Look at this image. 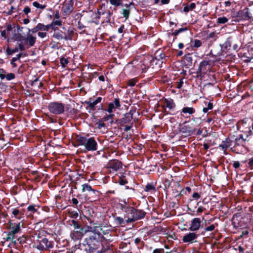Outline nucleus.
Segmentation results:
<instances>
[{"label":"nucleus","mask_w":253,"mask_h":253,"mask_svg":"<svg viewBox=\"0 0 253 253\" xmlns=\"http://www.w3.org/2000/svg\"><path fill=\"white\" fill-rule=\"evenodd\" d=\"M79 144L84 146L85 148L89 151H94L97 149V143L93 137L86 138L84 137L78 139Z\"/></svg>","instance_id":"obj_1"},{"label":"nucleus","mask_w":253,"mask_h":253,"mask_svg":"<svg viewBox=\"0 0 253 253\" xmlns=\"http://www.w3.org/2000/svg\"><path fill=\"white\" fill-rule=\"evenodd\" d=\"M22 30V28L18 26L8 25L7 27V36L8 38L20 42L22 38V35L21 34Z\"/></svg>","instance_id":"obj_2"},{"label":"nucleus","mask_w":253,"mask_h":253,"mask_svg":"<svg viewBox=\"0 0 253 253\" xmlns=\"http://www.w3.org/2000/svg\"><path fill=\"white\" fill-rule=\"evenodd\" d=\"M21 41L19 43L20 51H23L34 45L36 42V38L30 34L27 33V37L22 36Z\"/></svg>","instance_id":"obj_3"},{"label":"nucleus","mask_w":253,"mask_h":253,"mask_svg":"<svg viewBox=\"0 0 253 253\" xmlns=\"http://www.w3.org/2000/svg\"><path fill=\"white\" fill-rule=\"evenodd\" d=\"M48 108L50 113L55 115H59L64 112L65 106L62 103L53 102L49 104Z\"/></svg>","instance_id":"obj_4"},{"label":"nucleus","mask_w":253,"mask_h":253,"mask_svg":"<svg viewBox=\"0 0 253 253\" xmlns=\"http://www.w3.org/2000/svg\"><path fill=\"white\" fill-rule=\"evenodd\" d=\"M203 227L202 221L200 218L195 217L192 219L189 225V230L191 231H197Z\"/></svg>","instance_id":"obj_5"},{"label":"nucleus","mask_w":253,"mask_h":253,"mask_svg":"<svg viewBox=\"0 0 253 253\" xmlns=\"http://www.w3.org/2000/svg\"><path fill=\"white\" fill-rule=\"evenodd\" d=\"M198 235L194 232H189L182 238V241L185 243L192 244L196 242V239L197 238Z\"/></svg>","instance_id":"obj_6"},{"label":"nucleus","mask_w":253,"mask_h":253,"mask_svg":"<svg viewBox=\"0 0 253 253\" xmlns=\"http://www.w3.org/2000/svg\"><path fill=\"white\" fill-rule=\"evenodd\" d=\"M129 213L128 214H130L131 216L135 220H138L143 217L145 215V212L140 210H136L133 207L129 208Z\"/></svg>","instance_id":"obj_7"},{"label":"nucleus","mask_w":253,"mask_h":253,"mask_svg":"<svg viewBox=\"0 0 253 253\" xmlns=\"http://www.w3.org/2000/svg\"><path fill=\"white\" fill-rule=\"evenodd\" d=\"M15 76L13 73H7L3 69L0 68V79L1 80L6 79L7 81H11L14 79Z\"/></svg>","instance_id":"obj_8"},{"label":"nucleus","mask_w":253,"mask_h":253,"mask_svg":"<svg viewBox=\"0 0 253 253\" xmlns=\"http://www.w3.org/2000/svg\"><path fill=\"white\" fill-rule=\"evenodd\" d=\"M210 68L209 61L204 60L200 63L199 70L201 74H205L210 70Z\"/></svg>","instance_id":"obj_9"},{"label":"nucleus","mask_w":253,"mask_h":253,"mask_svg":"<svg viewBox=\"0 0 253 253\" xmlns=\"http://www.w3.org/2000/svg\"><path fill=\"white\" fill-rule=\"evenodd\" d=\"M120 106V103L118 99H115L114 101L109 104L107 112L109 113L115 112Z\"/></svg>","instance_id":"obj_10"},{"label":"nucleus","mask_w":253,"mask_h":253,"mask_svg":"<svg viewBox=\"0 0 253 253\" xmlns=\"http://www.w3.org/2000/svg\"><path fill=\"white\" fill-rule=\"evenodd\" d=\"M23 215L22 211L17 208H14L11 210V217L15 218L17 219H21Z\"/></svg>","instance_id":"obj_11"},{"label":"nucleus","mask_w":253,"mask_h":253,"mask_svg":"<svg viewBox=\"0 0 253 253\" xmlns=\"http://www.w3.org/2000/svg\"><path fill=\"white\" fill-rule=\"evenodd\" d=\"M74 29L72 27H69L66 33L64 35V40H71L72 39L73 35L74 33Z\"/></svg>","instance_id":"obj_12"},{"label":"nucleus","mask_w":253,"mask_h":253,"mask_svg":"<svg viewBox=\"0 0 253 253\" xmlns=\"http://www.w3.org/2000/svg\"><path fill=\"white\" fill-rule=\"evenodd\" d=\"M10 228L11 233L13 235H14L19 232L20 230V223H18L16 224L11 223L10 225Z\"/></svg>","instance_id":"obj_13"},{"label":"nucleus","mask_w":253,"mask_h":253,"mask_svg":"<svg viewBox=\"0 0 253 253\" xmlns=\"http://www.w3.org/2000/svg\"><path fill=\"white\" fill-rule=\"evenodd\" d=\"M120 205L122 210L124 211L126 213H129V208L131 207L127 205L126 202L125 200L120 201Z\"/></svg>","instance_id":"obj_14"},{"label":"nucleus","mask_w":253,"mask_h":253,"mask_svg":"<svg viewBox=\"0 0 253 253\" xmlns=\"http://www.w3.org/2000/svg\"><path fill=\"white\" fill-rule=\"evenodd\" d=\"M122 167V163L119 161H114L110 165V168L115 171L118 170Z\"/></svg>","instance_id":"obj_15"},{"label":"nucleus","mask_w":253,"mask_h":253,"mask_svg":"<svg viewBox=\"0 0 253 253\" xmlns=\"http://www.w3.org/2000/svg\"><path fill=\"white\" fill-rule=\"evenodd\" d=\"M101 100V98L100 97H98L96 98V100H90L89 101L87 102V104L90 107H94L96 104L99 103Z\"/></svg>","instance_id":"obj_16"},{"label":"nucleus","mask_w":253,"mask_h":253,"mask_svg":"<svg viewBox=\"0 0 253 253\" xmlns=\"http://www.w3.org/2000/svg\"><path fill=\"white\" fill-rule=\"evenodd\" d=\"M195 110L192 107H184L182 109V112L184 114H188L189 115L193 114L195 113Z\"/></svg>","instance_id":"obj_17"},{"label":"nucleus","mask_w":253,"mask_h":253,"mask_svg":"<svg viewBox=\"0 0 253 253\" xmlns=\"http://www.w3.org/2000/svg\"><path fill=\"white\" fill-rule=\"evenodd\" d=\"M19 50H20L19 45L17 47H15L13 49H11L8 47L6 50V53L7 55H12L13 53L18 52Z\"/></svg>","instance_id":"obj_18"},{"label":"nucleus","mask_w":253,"mask_h":253,"mask_svg":"<svg viewBox=\"0 0 253 253\" xmlns=\"http://www.w3.org/2000/svg\"><path fill=\"white\" fill-rule=\"evenodd\" d=\"M62 33L56 32L53 34V37L58 40L64 39V37Z\"/></svg>","instance_id":"obj_19"},{"label":"nucleus","mask_w":253,"mask_h":253,"mask_svg":"<svg viewBox=\"0 0 253 253\" xmlns=\"http://www.w3.org/2000/svg\"><path fill=\"white\" fill-rule=\"evenodd\" d=\"M21 57V54H18L15 57H13L11 60L10 63L12 65L13 68L17 67V65L15 63V61L18 60Z\"/></svg>","instance_id":"obj_20"},{"label":"nucleus","mask_w":253,"mask_h":253,"mask_svg":"<svg viewBox=\"0 0 253 253\" xmlns=\"http://www.w3.org/2000/svg\"><path fill=\"white\" fill-rule=\"evenodd\" d=\"M166 105L168 108L169 109H172L175 106V104L172 100H166Z\"/></svg>","instance_id":"obj_21"},{"label":"nucleus","mask_w":253,"mask_h":253,"mask_svg":"<svg viewBox=\"0 0 253 253\" xmlns=\"http://www.w3.org/2000/svg\"><path fill=\"white\" fill-rule=\"evenodd\" d=\"M33 5L36 7V8H40L41 9H44L46 7V5L45 4H40L37 1H34L33 2Z\"/></svg>","instance_id":"obj_22"},{"label":"nucleus","mask_w":253,"mask_h":253,"mask_svg":"<svg viewBox=\"0 0 253 253\" xmlns=\"http://www.w3.org/2000/svg\"><path fill=\"white\" fill-rule=\"evenodd\" d=\"M82 187H83L82 190H83V192H84V191H93L92 190L91 186L89 185L88 184H83L82 185Z\"/></svg>","instance_id":"obj_23"},{"label":"nucleus","mask_w":253,"mask_h":253,"mask_svg":"<svg viewBox=\"0 0 253 253\" xmlns=\"http://www.w3.org/2000/svg\"><path fill=\"white\" fill-rule=\"evenodd\" d=\"M213 108L212 103L211 102H209L208 104V106L207 107H204L203 109V111L204 113H207L209 110H211Z\"/></svg>","instance_id":"obj_24"},{"label":"nucleus","mask_w":253,"mask_h":253,"mask_svg":"<svg viewBox=\"0 0 253 253\" xmlns=\"http://www.w3.org/2000/svg\"><path fill=\"white\" fill-rule=\"evenodd\" d=\"M122 0H110V3L115 6H119L121 4Z\"/></svg>","instance_id":"obj_25"},{"label":"nucleus","mask_w":253,"mask_h":253,"mask_svg":"<svg viewBox=\"0 0 253 253\" xmlns=\"http://www.w3.org/2000/svg\"><path fill=\"white\" fill-rule=\"evenodd\" d=\"M228 21V19L225 17H219L217 19V22L218 23L224 24Z\"/></svg>","instance_id":"obj_26"},{"label":"nucleus","mask_w":253,"mask_h":253,"mask_svg":"<svg viewBox=\"0 0 253 253\" xmlns=\"http://www.w3.org/2000/svg\"><path fill=\"white\" fill-rule=\"evenodd\" d=\"M155 189V187L153 184H148L145 187L146 191H150L151 190H154Z\"/></svg>","instance_id":"obj_27"},{"label":"nucleus","mask_w":253,"mask_h":253,"mask_svg":"<svg viewBox=\"0 0 253 253\" xmlns=\"http://www.w3.org/2000/svg\"><path fill=\"white\" fill-rule=\"evenodd\" d=\"M51 24L52 26H61L62 25V21L60 20H53L51 22Z\"/></svg>","instance_id":"obj_28"},{"label":"nucleus","mask_w":253,"mask_h":253,"mask_svg":"<svg viewBox=\"0 0 253 253\" xmlns=\"http://www.w3.org/2000/svg\"><path fill=\"white\" fill-rule=\"evenodd\" d=\"M38 31H45V25L42 23H39L37 25Z\"/></svg>","instance_id":"obj_29"},{"label":"nucleus","mask_w":253,"mask_h":253,"mask_svg":"<svg viewBox=\"0 0 253 253\" xmlns=\"http://www.w3.org/2000/svg\"><path fill=\"white\" fill-rule=\"evenodd\" d=\"M136 82V80L134 79H130L128 81L127 84L129 86H133L135 84Z\"/></svg>","instance_id":"obj_30"},{"label":"nucleus","mask_w":253,"mask_h":253,"mask_svg":"<svg viewBox=\"0 0 253 253\" xmlns=\"http://www.w3.org/2000/svg\"><path fill=\"white\" fill-rule=\"evenodd\" d=\"M60 63L63 67H65L68 63V60L66 58H62L60 59Z\"/></svg>","instance_id":"obj_31"},{"label":"nucleus","mask_w":253,"mask_h":253,"mask_svg":"<svg viewBox=\"0 0 253 253\" xmlns=\"http://www.w3.org/2000/svg\"><path fill=\"white\" fill-rule=\"evenodd\" d=\"M201 45V42L199 40H196L194 42L193 46L196 47H199Z\"/></svg>","instance_id":"obj_32"},{"label":"nucleus","mask_w":253,"mask_h":253,"mask_svg":"<svg viewBox=\"0 0 253 253\" xmlns=\"http://www.w3.org/2000/svg\"><path fill=\"white\" fill-rule=\"evenodd\" d=\"M123 14L126 19H127L128 17L129 14V11L127 9H124L123 11Z\"/></svg>","instance_id":"obj_33"},{"label":"nucleus","mask_w":253,"mask_h":253,"mask_svg":"<svg viewBox=\"0 0 253 253\" xmlns=\"http://www.w3.org/2000/svg\"><path fill=\"white\" fill-rule=\"evenodd\" d=\"M214 228H215L214 225L212 224V225H211L210 226L207 227L205 229V230L207 231H211L214 230Z\"/></svg>","instance_id":"obj_34"},{"label":"nucleus","mask_w":253,"mask_h":253,"mask_svg":"<svg viewBox=\"0 0 253 253\" xmlns=\"http://www.w3.org/2000/svg\"><path fill=\"white\" fill-rule=\"evenodd\" d=\"M38 35L39 37L41 38H44L46 37V33L45 32H38Z\"/></svg>","instance_id":"obj_35"},{"label":"nucleus","mask_w":253,"mask_h":253,"mask_svg":"<svg viewBox=\"0 0 253 253\" xmlns=\"http://www.w3.org/2000/svg\"><path fill=\"white\" fill-rule=\"evenodd\" d=\"M128 219L127 220H126V222H127V223H128V222H132L134 221H135V220L133 218L132 216H131V215L130 214H128Z\"/></svg>","instance_id":"obj_36"},{"label":"nucleus","mask_w":253,"mask_h":253,"mask_svg":"<svg viewBox=\"0 0 253 253\" xmlns=\"http://www.w3.org/2000/svg\"><path fill=\"white\" fill-rule=\"evenodd\" d=\"M38 31V29H37V26H36L35 28L32 29H29L28 33L30 34V32L32 33H35Z\"/></svg>","instance_id":"obj_37"},{"label":"nucleus","mask_w":253,"mask_h":253,"mask_svg":"<svg viewBox=\"0 0 253 253\" xmlns=\"http://www.w3.org/2000/svg\"><path fill=\"white\" fill-rule=\"evenodd\" d=\"M164 249H157L154 250L153 253H164Z\"/></svg>","instance_id":"obj_38"},{"label":"nucleus","mask_w":253,"mask_h":253,"mask_svg":"<svg viewBox=\"0 0 253 253\" xmlns=\"http://www.w3.org/2000/svg\"><path fill=\"white\" fill-rule=\"evenodd\" d=\"M23 11L26 14H28L31 11L30 8L28 6H26L24 8Z\"/></svg>","instance_id":"obj_39"},{"label":"nucleus","mask_w":253,"mask_h":253,"mask_svg":"<svg viewBox=\"0 0 253 253\" xmlns=\"http://www.w3.org/2000/svg\"><path fill=\"white\" fill-rule=\"evenodd\" d=\"M54 17L55 19H56L57 20H59V18L60 17V13L59 12V11H56L54 14Z\"/></svg>","instance_id":"obj_40"},{"label":"nucleus","mask_w":253,"mask_h":253,"mask_svg":"<svg viewBox=\"0 0 253 253\" xmlns=\"http://www.w3.org/2000/svg\"><path fill=\"white\" fill-rule=\"evenodd\" d=\"M28 210L30 211H32L33 212L36 211V209L35 208V206H29L28 207Z\"/></svg>","instance_id":"obj_41"},{"label":"nucleus","mask_w":253,"mask_h":253,"mask_svg":"<svg viewBox=\"0 0 253 253\" xmlns=\"http://www.w3.org/2000/svg\"><path fill=\"white\" fill-rule=\"evenodd\" d=\"M186 30H187L186 28H180V29H179L178 30H177V31H176L175 32V35H177L179 33H180V32H183V31H186Z\"/></svg>","instance_id":"obj_42"},{"label":"nucleus","mask_w":253,"mask_h":253,"mask_svg":"<svg viewBox=\"0 0 253 253\" xmlns=\"http://www.w3.org/2000/svg\"><path fill=\"white\" fill-rule=\"evenodd\" d=\"M205 208H204L203 207H199L198 209H197V212L198 213H200L201 212H202L204 210H205Z\"/></svg>","instance_id":"obj_43"},{"label":"nucleus","mask_w":253,"mask_h":253,"mask_svg":"<svg viewBox=\"0 0 253 253\" xmlns=\"http://www.w3.org/2000/svg\"><path fill=\"white\" fill-rule=\"evenodd\" d=\"M229 145L227 143H223L220 145V147H222L223 149H226L229 147Z\"/></svg>","instance_id":"obj_44"},{"label":"nucleus","mask_w":253,"mask_h":253,"mask_svg":"<svg viewBox=\"0 0 253 253\" xmlns=\"http://www.w3.org/2000/svg\"><path fill=\"white\" fill-rule=\"evenodd\" d=\"M192 197L195 199H198L200 196L199 193L195 192L193 194Z\"/></svg>","instance_id":"obj_45"},{"label":"nucleus","mask_w":253,"mask_h":253,"mask_svg":"<svg viewBox=\"0 0 253 253\" xmlns=\"http://www.w3.org/2000/svg\"><path fill=\"white\" fill-rule=\"evenodd\" d=\"M52 25L51 24V23L48 25H45V31L46 32V31H48V30L52 28Z\"/></svg>","instance_id":"obj_46"},{"label":"nucleus","mask_w":253,"mask_h":253,"mask_svg":"<svg viewBox=\"0 0 253 253\" xmlns=\"http://www.w3.org/2000/svg\"><path fill=\"white\" fill-rule=\"evenodd\" d=\"M240 165V164L239 162H234L233 163V167L236 169L239 168Z\"/></svg>","instance_id":"obj_47"},{"label":"nucleus","mask_w":253,"mask_h":253,"mask_svg":"<svg viewBox=\"0 0 253 253\" xmlns=\"http://www.w3.org/2000/svg\"><path fill=\"white\" fill-rule=\"evenodd\" d=\"M113 116H114V115H113V114H112V115H110L107 116H106V117H104L103 118V120H104V121H107V120H108L110 118H112V117H113Z\"/></svg>","instance_id":"obj_48"},{"label":"nucleus","mask_w":253,"mask_h":253,"mask_svg":"<svg viewBox=\"0 0 253 253\" xmlns=\"http://www.w3.org/2000/svg\"><path fill=\"white\" fill-rule=\"evenodd\" d=\"M18 241L19 242L20 244H22L25 242V238L23 237H20L18 239Z\"/></svg>","instance_id":"obj_49"},{"label":"nucleus","mask_w":253,"mask_h":253,"mask_svg":"<svg viewBox=\"0 0 253 253\" xmlns=\"http://www.w3.org/2000/svg\"><path fill=\"white\" fill-rule=\"evenodd\" d=\"M41 242H42L43 244H45V245H46V247H48V245H47V244L48 243V240H47V239H46V238H43V239L42 240Z\"/></svg>","instance_id":"obj_50"},{"label":"nucleus","mask_w":253,"mask_h":253,"mask_svg":"<svg viewBox=\"0 0 253 253\" xmlns=\"http://www.w3.org/2000/svg\"><path fill=\"white\" fill-rule=\"evenodd\" d=\"M195 6L196 5L194 3H191L189 5H188L189 9H191V10L195 7Z\"/></svg>","instance_id":"obj_51"},{"label":"nucleus","mask_w":253,"mask_h":253,"mask_svg":"<svg viewBox=\"0 0 253 253\" xmlns=\"http://www.w3.org/2000/svg\"><path fill=\"white\" fill-rule=\"evenodd\" d=\"M1 35L3 37H6L7 36V29L1 32Z\"/></svg>","instance_id":"obj_52"},{"label":"nucleus","mask_w":253,"mask_h":253,"mask_svg":"<svg viewBox=\"0 0 253 253\" xmlns=\"http://www.w3.org/2000/svg\"><path fill=\"white\" fill-rule=\"evenodd\" d=\"M72 222H73V223H74V224L75 225V228L76 229H78L80 228L79 225L77 224V222L76 221L73 220Z\"/></svg>","instance_id":"obj_53"},{"label":"nucleus","mask_w":253,"mask_h":253,"mask_svg":"<svg viewBox=\"0 0 253 253\" xmlns=\"http://www.w3.org/2000/svg\"><path fill=\"white\" fill-rule=\"evenodd\" d=\"M183 10H184L185 12H188L189 11L191 10V9H189V7L188 5L185 6L184 7Z\"/></svg>","instance_id":"obj_54"},{"label":"nucleus","mask_w":253,"mask_h":253,"mask_svg":"<svg viewBox=\"0 0 253 253\" xmlns=\"http://www.w3.org/2000/svg\"><path fill=\"white\" fill-rule=\"evenodd\" d=\"M118 221L119 222L120 224L123 223L124 222V219L121 217H118L117 218Z\"/></svg>","instance_id":"obj_55"},{"label":"nucleus","mask_w":253,"mask_h":253,"mask_svg":"<svg viewBox=\"0 0 253 253\" xmlns=\"http://www.w3.org/2000/svg\"><path fill=\"white\" fill-rule=\"evenodd\" d=\"M169 1V0H162V3L163 4H168Z\"/></svg>","instance_id":"obj_56"},{"label":"nucleus","mask_w":253,"mask_h":253,"mask_svg":"<svg viewBox=\"0 0 253 253\" xmlns=\"http://www.w3.org/2000/svg\"><path fill=\"white\" fill-rule=\"evenodd\" d=\"M29 23V19L28 18H25L24 19H23V23L24 24H27L28 23Z\"/></svg>","instance_id":"obj_57"},{"label":"nucleus","mask_w":253,"mask_h":253,"mask_svg":"<svg viewBox=\"0 0 253 253\" xmlns=\"http://www.w3.org/2000/svg\"><path fill=\"white\" fill-rule=\"evenodd\" d=\"M131 126H125V130L128 131L130 129Z\"/></svg>","instance_id":"obj_58"},{"label":"nucleus","mask_w":253,"mask_h":253,"mask_svg":"<svg viewBox=\"0 0 253 253\" xmlns=\"http://www.w3.org/2000/svg\"><path fill=\"white\" fill-rule=\"evenodd\" d=\"M51 29L53 30L54 32H56V31L58 30V29L56 26H52Z\"/></svg>","instance_id":"obj_59"},{"label":"nucleus","mask_w":253,"mask_h":253,"mask_svg":"<svg viewBox=\"0 0 253 253\" xmlns=\"http://www.w3.org/2000/svg\"><path fill=\"white\" fill-rule=\"evenodd\" d=\"M98 78H99V80L100 81L103 82L105 80V78H104V77L103 76H100Z\"/></svg>","instance_id":"obj_60"},{"label":"nucleus","mask_w":253,"mask_h":253,"mask_svg":"<svg viewBox=\"0 0 253 253\" xmlns=\"http://www.w3.org/2000/svg\"><path fill=\"white\" fill-rule=\"evenodd\" d=\"M72 201H73V203L74 204L77 205L78 203V201L77 199H75V198L73 199Z\"/></svg>","instance_id":"obj_61"},{"label":"nucleus","mask_w":253,"mask_h":253,"mask_svg":"<svg viewBox=\"0 0 253 253\" xmlns=\"http://www.w3.org/2000/svg\"><path fill=\"white\" fill-rule=\"evenodd\" d=\"M164 57H165V54L163 52L160 53V58L163 59Z\"/></svg>","instance_id":"obj_62"},{"label":"nucleus","mask_w":253,"mask_h":253,"mask_svg":"<svg viewBox=\"0 0 253 253\" xmlns=\"http://www.w3.org/2000/svg\"><path fill=\"white\" fill-rule=\"evenodd\" d=\"M178 46L179 48H182L184 46L183 44L182 43H179Z\"/></svg>","instance_id":"obj_63"},{"label":"nucleus","mask_w":253,"mask_h":253,"mask_svg":"<svg viewBox=\"0 0 253 253\" xmlns=\"http://www.w3.org/2000/svg\"><path fill=\"white\" fill-rule=\"evenodd\" d=\"M238 249H239V251L240 252H244V249L243 248L241 247V246H239L238 247Z\"/></svg>","instance_id":"obj_64"}]
</instances>
